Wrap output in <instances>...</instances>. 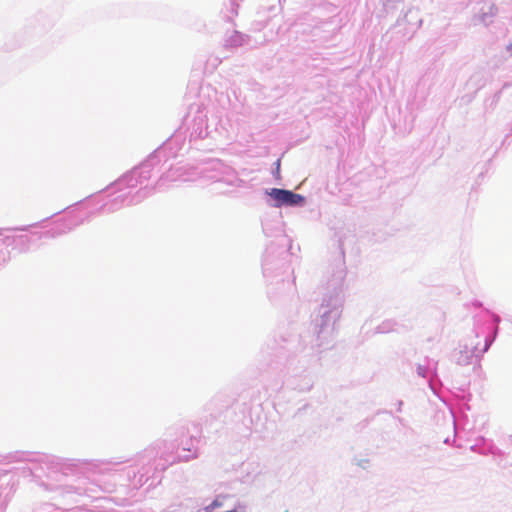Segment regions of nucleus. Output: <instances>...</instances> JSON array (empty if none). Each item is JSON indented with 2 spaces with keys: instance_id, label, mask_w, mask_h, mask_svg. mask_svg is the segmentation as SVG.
Instances as JSON below:
<instances>
[{
  "instance_id": "f257e3e1",
  "label": "nucleus",
  "mask_w": 512,
  "mask_h": 512,
  "mask_svg": "<svg viewBox=\"0 0 512 512\" xmlns=\"http://www.w3.org/2000/svg\"><path fill=\"white\" fill-rule=\"evenodd\" d=\"M346 277V269L340 264L327 282L326 292L318 308L317 316L313 320L315 346L326 349L333 341L335 325L343 311V283Z\"/></svg>"
},
{
  "instance_id": "f03ea898",
  "label": "nucleus",
  "mask_w": 512,
  "mask_h": 512,
  "mask_svg": "<svg viewBox=\"0 0 512 512\" xmlns=\"http://www.w3.org/2000/svg\"><path fill=\"white\" fill-rule=\"evenodd\" d=\"M37 461L46 464L49 468L59 471L63 474L68 472L77 471H99L106 472L110 471V466H116L126 462V460L120 461H100V460H74V459H61L56 456L43 455Z\"/></svg>"
},
{
  "instance_id": "7ed1b4c3",
  "label": "nucleus",
  "mask_w": 512,
  "mask_h": 512,
  "mask_svg": "<svg viewBox=\"0 0 512 512\" xmlns=\"http://www.w3.org/2000/svg\"><path fill=\"white\" fill-rule=\"evenodd\" d=\"M160 153L158 150L153 152L138 167L133 168L118 179L113 186L121 192L124 188L133 189L138 185H144L151 178L153 167L160 162Z\"/></svg>"
},
{
  "instance_id": "20e7f679",
  "label": "nucleus",
  "mask_w": 512,
  "mask_h": 512,
  "mask_svg": "<svg viewBox=\"0 0 512 512\" xmlns=\"http://www.w3.org/2000/svg\"><path fill=\"white\" fill-rule=\"evenodd\" d=\"M311 359L306 356L294 357L288 360L286 384L301 392L309 391L313 387V379L308 372Z\"/></svg>"
},
{
  "instance_id": "39448f33",
  "label": "nucleus",
  "mask_w": 512,
  "mask_h": 512,
  "mask_svg": "<svg viewBox=\"0 0 512 512\" xmlns=\"http://www.w3.org/2000/svg\"><path fill=\"white\" fill-rule=\"evenodd\" d=\"M493 320L495 323L493 335H487L485 337L484 347L479 350L478 343L468 344H460L457 349L454 350L452 354V360L459 366H467L475 361H478L479 358L488 351L490 346L492 345L496 334L498 332V324L500 322V317L496 314H493Z\"/></svg>"
},
{
  "instance_id": "423d86ee",
  "label": "nucleus",
  "mask_w": 512,
  "mask_h": 512,
  "mask_svg": "<svg viewBox=\"0 0 512 512\" xmlns=\"http://www.w3.org/2000/svg\"><path fill=\"white\" fill-rule=\"evenodd\" d=\"M206 178L212 180L214 188L213 191L218 193H225L228 190L224 187H239L243 181L239 179L230 168L225 167L219 161L212 162L208 169H206Z\"/></svg>"
},
{
  "instance_id": "0eeeda50",
  "label": "nucleus",
  "mask_w": 512,
  "mask_h": 512,
  "mask_svg": "<svg viewBox=\"0 0 512 512\" xmlns=\"http://www.w3.org/2000/svg\"><path fill=\"white\" fill-rule=\"evenodd\" d=\"M287 254L283 248L276 249L273 244L266 248L262 269L263 275L267 280H270V285L274 284V279L281 276L288 268L284 256Z\"/></svg>"
},
{
  "instance_id": "6e6552de",
  "label": "nucleus",
  "mask_w": 512,
  "mask_h": 512,
  "mask_svg": "<svg viewBox=\"0 0 512 512\" xmlns=\"http://www.w3.org/2000/svg\"><path fill=\"white\" fill-rule=\"evenodd\" d=\"M190 140L204 139L209 135L207 111L200 105L193 104L184 119Z\"/></svg>"
},
{
  "instance_id": "1a4fd4ad",
  "label": "nucleus",
  "mask_w": 512,
  "mask_h": 512,
  "mask_svg": "<svg viewBox=\"0 0 512 512\" xmlns=\"http://www.w3.org/2000/svg\"><path fill=\"white\" fill-rule=\"evenodd\" d=\"M270 200L268 204L271 207H303L306 204V198L291 190L282 188H271L266 190Z\"/></svg>"
},
{
  "instance_id": "9d476101",
  "label": "nucleus",
  "mask_w": 512,
  "mask_h": 512,
  "mask_svg": "<svg viewBox=\"0 0 512 512\" xmlns=\"http://www.w3.org/2000/svg\"><path fill=\"white\" fill-rule=\"evenodd\" d=\"M196 439H190V443L182 448L183 452H187V454H174L173 451L168 452L163 450L159 457V462L156 465V468H160L161 470L167 469L168 466L172 465L177 461H189L193 458L197 457V449L195 443Z\"/></svg>"
},
{
  "instance_id": "9b49d317",
  "label": "nucleus",
  "mask_w": 512,
  "mask_h": 512,
  "mask_svg": "<svg viewBox=\"0 0 512 512\" xmlns=\"http://www.w3.org/2000/svg\"><path fill=\"white\" fill-rule=\"evenodd\" d=\"M152 189L148 188L147 185L144 188L139 189L134 195H131V192H124L120 195L116 196L110 203H106L103 205V209L107 212H114L121 208L123 205H132L141 202L144 198H146Z\"/></svg>"
},
{
  "instance_id": "f8f14e48",
  "label": "nucleus",
  "mask_w": 512,
  "mask_h": 512,
  "mask_svg": "<svg viewBox=\"0 0 512 512\" xmlns=\"http://www.w3.org/2000/svg\"><path fill=\"white\" fill-rule=\"evenodd\" d=\"M30 238L27 235L20 236H2L0 234V264L5 263L10 258L8 247L13 244H24L29 242Z\"/></svg>"
},
{
  "instance_id": "ddd939ff",
  "label": "nucleus",
  "mask_w": 512,
  "mask_h": 512,
  "mask_svg": "<svg viewBox=\"0 0 512 512\" xmlns=\"http://www.w3.org/2000/svg\"><path fill=\"white\" fill-rule=\"evenodd\" d=\"M79 224V222H75L72 220L62 221L58 223L54 228L43 232L38 238H55L61 236L65 233H68Z\"/></svg>"
},
{
  "instance_id": "4468645a",
  "label": "nucleus",
  "mask_w": 512,
  "mask_h": 512,
  "mask_svg": "<svg viewBox=\"0 0 512 512\" xmlns=\"http://www.w3.org/2000/svg\"><path fill=\"white\" fill-rule=\"evenodd\" d=\"M248 36L242 34L236 30L232 31L230 35H227L224 40V46L226 48H237L243 46L248 41Z\"/></svg>"
},
{
  "instance_id": "2eb2a0df",
  "label": "nucleus",
  "mask_w": 512,
  "mask_h": 512,
  "mask_svg": "<svg viewBox=\"0 0 512 512\" xmlns=\"http://www.w3.org/2000/svg\"><path fill=\"white\" fill-rule=\"evenodd\" d=\"M438 361H433V369L431 375L428 378L429 388L435 395H439V390L442 387V382L437 372Z\"/></svg>"
},
{
  "instance_id": "dca6fc26",
  "label": "nucleus",
  "mask_w": 512,
  "mask_h": 512,
  "mask_svg": "<svg viewBox=\"0 0 512 512\" xmlns=\"http://www.w3.org/2000/svg\"><path fill=\"white\" fill-rule=\"evenodd\" d=\"M433 359L429 357L424 358L423 364H417L416 365V373L419 377H422L424 379H428L431 375L432 369H433Z\"/></svg>"
},
{
  "instance_id": "f3484780",
  "label": "nucleus",
  "mask_w": 512,
  "mask_h": 512,
  "mask_svg": "<svg viewBox=\"0 0 512 512\" xmlns=\"http://www.w3.org/2000/svg\"><path fill=\"white\" fill-rule=\"evenodd\" d=\"M324 10H327L329 12V16L325 19H320V9L315 10V15L313 16L314 19H319V24L321 25H330L333 23L332 19L336 15L337 8L332 4H326L323 8Z\"/></svg>"
},
{
  "instance_id": "a211bd4d",
  "label": "nucleus",
  "mask_w": 512,
  "mask_h": 512,
  "mask_svg": "<svg viewBox=\"0 0 512 512\" xmlns=\"http://www.w3.org/2000/svg\"><path fill=\"white\" fill-rule=\"evenodd\" d=\"M397 323L392 319L384 320L381 324H379L376 328V333H389L391 331L396 330Z\"/></svg>"
},
{
  "instance_id": "6ab92c4d",
  "label": "nucleus",
  "mask_w": 512,
  "mask_h": 512,
  "mask_svg": "<svg viewBox=\"0 0 512 512\" xmlns=\"http://www.w3.org/2000/svg\"><path fill=\"white\" fill-rule=\"evenodd\" d=\"M280 222H278V226L275 227V229H272V227H269V225L267 223H263L262 225V228H263V232L267 235V236H281V240L283 241L284 240V236L282 235V229L280 227Z\"/></svg>"
},
{
  "instance_id": "aec40b11",
  "label": "nucleus",
  "mask_w": 512,
  "mask_h": 512,
  "mask_svg": "<svg viewBox=\"0 0 512 512\" xmlns=\"http://www.w3.org/2000/svg\"><path fill=\"white\" fill-rule=\"evenodd\" d=\"M227 498H228L227 495H217L216 498L206 507V510L212 511L214 509L222 507L224 504V501Z\"/></svg>"
},
{
  "instance_id": "412c9836",
  "label": "nucleus",
  "mask_w": 512,
  "mask_h": 512,
  "mask_svg": "<svg viewBox=\"0 0 512 512\" xmlns=\"http://www.w3.org/2000/svg\"><path fill=\"white\" fill-rule=\"evenodd\" d=\"M497 13V8L494 5L489 7V12H483L480 16L481 21L486 25L490 22V19Z\"/></svg>"
},
{
  "instance_id": "4be33fe9",
  "label": "nucleus",
  "mask_w": 512,
  "mask_h": 512,
  "mask_svg": "<svg viewBox=\"0 0 512 512\" xmlns=\"http://www.w3.org/2000/svg\"><path fill=\"white\" fill-rule=\"evenodd\" d=\"M62 489H63L64 493H75L78 495H82V494L86 493V490L83 489L82 487H76L73 485H65L62 487Z\"/></svg>"
},
{
  "instance_id": "5701e85b",
  "label": "nucleus",
  "mask_w": 512,
  "mask_h": 512,
  "mask_svg": "<svg viewBox=\"0 0 512 512\" xmlns=\"http://www.w3.org/2000/svg\"><path fill=\"white\" fill-rule=\"evenodd\" d=\"M274 165H275V169L272 171V174L275 177V179L280 180L281 179V176H280V165H281L280 159H278L274 163Z\"/></svg>"
},
{
  "instance_id": "b1692460",
  "label": "nucleus",
  "mask_w": 512,
  "mask_h": 512,
  "mask_svg": "<svg viewBox=\"0 0 512 512\" xmlns=\"http://www.w3.org/2000/svg\"><path fill=\"white\" fill-rule=\"evenodd\" d=\"M275 284H280L282 291H286L291 288V283L289 281H285L283 278L276 280Z\"/></svg>"
},
{
  "instance_id": "393cba45",
  "label": "nucleus",
  "mask_w": 512,
  "mask_h": 512,
  "mask_svg": "<svg viewBox=\"0 0 512 512\" xmlns=\"http://www.w3.org/2000/svg\"><path fill=\"white\" fill-rule=\"evenodd\" d=\"M506 50L512 55V42L507 46Z\"/></svg>"
},
{
  "instance_id": "a878e982",
  "label": "nucleus",
  "mask_w": 512,
  "mask_h": 512,
  "mask_svg": "<svg viewBox=\"0 0 512 512\" xmlns=\"http://www.w3.org/2000/svg\"><path fill=\"white\" fill-rule=\"evenodd\" d=\"M269 297L274 298L273 288L271 287L268 291Z\"/></svg>"
},
{
  "instance_id": "bb28decb",
  "label": "nucleus",
  "mask_w": 512,
  "mask_h": 512,
  "mask_svg": "<svg viewBox=\"0 0 512 512\" xmlns=\"http://www.w3.org/2000/svg\"><path fill=\"white\" fill-rule=\"evenodd\" d=\"M166 179H169V180H175V178L172 176L171 173H168L166 176H165Z\"/></svg>"
},
{
  "instance_id": "cd10ccee",
  "label": "nucleus",
  "mask_w": 512,
  "mask_h": 512,
  "mask_svg": "<svg viewBox=\"0 0 512 512\" xmlns=\"http://www.w3.org/2000/svg\"><path fill=\"white\" fill-rule=\"evenodd\" d=\"M402 405H403V402L400 400L398 401V405H397V410L400 412L401 411V408H402Z\"/></svg>"
},
{
  "instance_id": "c85d7f7f",
  "label": "nucleus",
  "mask_w": 512,
  "mask_h": 512,
  "mask_svg": "<svg viewBox=\"0 0 512 512\" xmlns=\"http://www.w3.org/2000/svg\"><path fill=\"white\" fill-rule=\"evenodd\" d=\"M474 331H475V337L478 338L479 337V331H478V328H477L476 325L474 327Z\"/></svg>"
},
{
  "instance_id": "c756f323",
  "label": "nucleus",
  "mask_w": 512,
  "mask_h": 512,
  "mask_svg": "<svg viewBox=\"0 0 512 512\" xmlns=\"http://www.w3.org/2000/svg\"><path fill=\"white\" fill-rule=\"evenodd\" d=\"M493 454L501 455L502 452H501V450L497 449L496 451L493 452Z\"/></svg>"
},
{
  "instance_id": "7c9ffc66",
  "label": "nucleus",
  "mask_w": 512,
  "mask_h": 512,
  "mask_svg": "<svg viewBox=\"0 0 512 512\" xmlns=\"http://www.w3.org/2000/svg\"><path fill=\"white\" fill-rule=\"evenodd\" d=\"M509 441H510V443L512 445V435H509Z\"/></svg>"
}]
</instances>
